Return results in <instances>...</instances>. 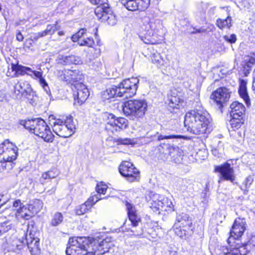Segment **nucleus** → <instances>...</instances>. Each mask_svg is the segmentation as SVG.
I'll return each mask as SVG.
<instances>
[{"mask_svg": "<svg viewBox=\"0 0 255 255\" xmlns=\"http://www.w3.org/2000/svg\"><path fill=\"white\" fill-rule=\"evenodd\" d=\"M171 144L169 143H162L160 144L157 147V154L162 160H167L169 158V151L173 148H171Z\"/></svg>", "mask_w": 255, "mask_h": 255, "instance_id": "30", "label": "nucleus"}, {"mask_svg": "<svg viewBox=\"0 0 255 255\" xmlns=\"http://www.w3.org/2000/svg\"><path fill=\"white\" fill-rule=\"evenodd\" d=\"M161 229V228L158 225L150 226L148 228L147 233L151 235L152 238H156L158 236V232Z\"/></svg>", "mask_w": 255, "mask_h": 255, "instance_id": "41", "label": "nucleus"}, {"mask_svg": "<svg viewBox=\"0 0 255 255\" xmlns=\"http://www.w3.org/2000/svg\"><path fill=\"white\" fill-rule=\"evenodd\" d=\"M217 25L220 28H229L231 26V18L228 17L226 19L219 18L217 20Z\"/></svg>", "mask_w": 255, "mask_h": 255, "instance_id": "38", "label": "nucleus"}, {"mask_svg": "<svg viewBox=\"0 0 255 255\" xmlns=\"http://www.w3.org/2000/svg\"><path fill=\"white\" fill-rule=\"evenodd\" d=\"M77 72H76V71H72V70H69L68 73L69 74V75H70L72 77L71 78V80H77L78 79V78H75V77H73V76H74V74H76Z\"/></svg>", "mask_w": 255, "mask_h": 255, "instance_id": "57", "label": "nucleus"}, {"mask_svg": "<svg viewBox=\"0 0 255 255\" xmlns=\"http://www.w3.org/2000/svg\"><path fill=\"white\" fill-rule=\"evenodd\" d=\"M22 203H21V200L20 199H17L13 201L12 203V206L14 208H17L18 207H19V208L20 206H22Z\"/></svg>", "mask_w": 255, "mask_h": 255, "instance_id": "52", "label": "nucleus"}, {"mask_svg": "<svg viewBox=\"0 0 255 255\" xmlns=\"http://www.w3.org/2000/svg\"><path fill=\"white\" fill-rule=\"evenodd\" d=\"M137 10L143 11L146 9L149 4V0H136Z\"/></svg>", "mask_w": 255, "mask_h": 255, "instance_id": "44", "label": "nucleus"}, {"mask_svg": "<svg viewBox=\"0 0 255 255\" xmlns=\"http://www.w3.org/2000/svg\"><path fill=\"white\" fill-rule=\"evenodd\" d=\"M139 81L133 83L131 81H122L118 86H113L104 91L102 97L104 101L110 100L116 97L125 96L126 98L133 97L136 93Z\"/></svg>", "mask_w": 255, "mask_h": 255, "instance_id": "5", "label": "nucleus"}, {"mask_svg": "<svg viewBox=\"0 0 255 255\" xmlns=\"http://www.w3.org/2000/svg\"><path fill=\"white\" fill-rule=\"evenodd\" d=\"M68 244L67 255H103L113 246L111 238L102 239L89 236L71 237Z\"/></svg>", "mask_w": 255, "mask_h": 255, "instance_id": "1", "label": "nucleus"}, {"mask_svg": "<svg viewBox=\"0 0 255 255\" xmlns=\"http://www.w3.org/2000/svg\"><path fill=\"white\" fill-rule=\"evenodd\" d=\"M19 124L45 142L51 143L54 140L55 136L51 128L41 118L21 120Z\"/></svg>", "mask_w": 255, "mask_h": 255, "instance_id": "3", "label": "nucleus"}, {"mask_svg": "<svg viewBox=\"0 0 255 255\" xmlns=\"http://www.w3.org/2000/svg\"><path fill=\"white\" fill-rule=\"evenodd\" d=\"M125 80H130L129 78H128V79H125Z\"/></svg>", "mask_w": 255, "mask_h": 255, "instance_id": "63", "label": "nucleus"}, {"mask_svg": "<svg viewBox=\"0 0 255 255\" xmlns=\"http://www.w3.org/2000/svg\"><path fill=\"white\" fill-rule=\"evenodd\" d=\"M211 121L210 115L206 111L194 109L186 112L184 123L188 131L201 135L210 132Z\"/></svg>", "mask_w": 255, "mask_h": 255, "instance_id": "2", "label": "nucleus"}, {"mask_svg": "<svg viewBox=\"0 0 255 255\" xmlns=\"http://www.w3.org/2000/svg\"><path fill=\"white\" fill-rule=\"evenodd\" d=\"M86 31V29L85 28H81L79 30V31L76 34H74L72 37L71 39L73 42L77 41L80 38L82 37L84 34L85 33Z\"/></svg>", "mask_w": 255, "mask_h": 255, "instance_id": "46", "label": "nucleus"}, {"mask_svg": "<svg viewBox=\"0 0 255 255\" xmlns=\"http://www.w3.org/2000/svg\"><path fill=\"white\" fill-rule=\"evenodd\" d=\"M246 222L245 218L238 217L236 219L230 231V236L233 240L238 241L243 235L246 230Z\"/></svg>", "mask_w": 255, "mask_h": 255, "instance_id": "17", "label": "nucleus"}, {"mask_svg": "<svg viewBox=\"0 0 255 255\" xmlns=\"http://www.w3.org/2000/svg\"><path fill=\"white\" fill-rule=\"evenodd\" d=\"M255 63V54H253L250 55H245L244 57L242 67L239 71V73L243 77L247 76L249 74L251 67Z\"/></svg>", "mask_w": 255, "mask_h": 255, "instance_id": "25", "label": "nucleus"}, {"mask_svg": "<svg viewBox=\"0 0 255 255\" xmlns=\"http://www.w3.org/2000/svg\"><path fill=\"white\" fill-rule=\"evenodd\" d=\"M7 96L2 91H0V101H7Z\"/></svg>", "mask_w": 255, "mask_h": 255, "instance_id": "53", "label": "nucleus"}, {"mask_svg": "<svg viewBox=\"0 0 255 255\" xmlns=\"http://www.w3.org/2000/svg\"><path fill=\"white\" fill-rule=\"evenodd\" d=\"M144 198L148 207L155 214L167 215L175 211L174 205L168 197L148 191L145 193Z\"/></svg>", "mask_w": 255, "mask_h": 255, "instance_id": "4", "label": "nucleus"}, {"mask_svg": "<svg viewBox=\"0 0 255 255\" xmlns=\"http://www.w3.org/2000/svg\"><path fill=\"white\" fill-rule=\"evenodd\" d=\"M71 88L72 90L76 91V94H74V104L82 105L89 96V91L87 86L80 81H73Z\"/></svg>", "mask_w": 255, "mask_h": 255, "instance_id": "14", "label": "nucleus"}, {"mask_svg": "<svg viewBox=\"0 0 255 255\" xmlns=\"http://www.w3.org/2000/svg\"><path fill=\"white\" fill-rule=\"evenodd\" d=\"M37 212L34 204H29L27 206L22 205L17 209L15 215L24 220H28L34 217Z\"/></svg>", "mask_w": 255, "mask_h": 255, "instance_id": "22", "label": "nucleus"}, {"mask_svg": "<svg viewBox=\"0 0 255 255\" xmlns=\"http://www.w3.org/2000/svg\"><path fill=\"white\" fill-rule=\"evenodd\" d=\"M247 81H240L238 93L241 98L243 99L248 107L251 105V100L247 92Z\"/></svg>", "mask_w": 255, "mask_h": 255, "instance_id": "29", "label": "nucleus"}, {"mask_svg": "<svg viewBox=\"0 0 255 255\" xmlns=\"http://www.w3.org/2000/svg\"><path fill=\"white\" fill-rule=\"evenodd\" d=\"M32 91L30 85L27 81H18L14 86L13 94L14 98L20 99L24 97L28 100V98L26 96Z\"/></svg>", "mask_w": 255, "mask_h": 255, "instance_id": "21", "label": "nucleus"}, {"mask_svg": "<svg viewBox=\"0 0 255 255\" xmlns=\"http://www.w3.org/2000/svg\"><path fill=\"white\" fill-rule=\"evenodd\" d=\"M151 59L152 63L158 67H161L164 64L165 60L159 53L156 52L152 54Z\"/></svg>", "mask_w": 255, "mask_h": 255, "instance_id": "37", "label": "nucleus"}, {"mask_svg": "<svg viewBox=\"0 0 255 255\" xmlns=\"http://www.w3.org/2000/svg\"><path fill=\"white\" fill-rule=\"evenodd\" d=\"M103 121L106 124V129L114 131H120L128 128V121L123 117H117L114 114L107 112L102 115Z\"/></svg>", "mask_w": 255, "mask_h": 255, "instance_id": "10", "label": "nucleus"}, {"mask_svg": "<svg viewBox=\"0 0 255 255\" xmlns=\"http://www.w3.org/2000/svg\"><path fill=\"white\" fill-rule=\"evenodd\" d=\"M122 4L128 10H137L136 0H121Z\"/></svg>", "mask_w": 255, "mask_h": 255, "instance_id": "35", "label": "nucleus"}, {"mask_svg": "<svg viewBox=\"0 0 255 255\" xmlns=\"http://www.w3.org/2000/svg\"><path fill=\"white\" fill-rule=\"evenodd\" d=\"M58 175L56 170L51 169L46 172H43L41 177L39 178V182L42 184L45 183L46 180H51L56 178Z\"/></svg>", "mask_w": 255, "mask_h": 255, "instance_id": "33", "label": "nucleus"}, {"mask_svg": "<svg viewBox=\"0 0 255 255\" xmlns=\"http://www.w3.org/2000/svg\"><path fill=\"white\" fill-rule=\"evenodd\" d=\"M147 110V104L144 100H129L124 102L122 105L124 114L132 120L142 119Z\"/></svg>", "mask_w": 255, "mask_h": 255, "instance_id": "7", "label": "nucleus"}, {"mask_svg": "<svg viewBox=\"0 0 255 255\" xmlns=\"http://www.w3.org/2000/svg\"><path fill=\"white\" fill-rule=\"evenodd\" d=\"M229 121L231 128L233 130L240 128L245 124V117L230 116Z\"/></svg>", "mask_w": 255, "mask_h": 255, "instance_id": "31", "label": "nucleus"}, {"mask_svg": "<svg viewBox=\"0 0 255 255\" xmlns=\"http://www.w3.org/2000/svg\"><path fill=\"white\" fill-rule=\"evenodd\" d=\"M245 251H247V254L255 248V236L252 234L247 235V242L241 243Z\"/></svg>", "mask_w": 255, "mask_h": 255, "instance_id": "32", "label": "nucleus"}, {"mask_svg": "<svg viewBox=\"0 0 255 255\" xmlns=\"http://www.w3.org/2000/svg\"><path fill=\"white\" fill-rule=\"evenodd\" d=\"M25 240L31 255H40L41 254L39 239L35 233L30 231L28 234L25 235Z\"/></svg>", "mask_w": 255, "mask_h": 255, "instance_id": "19", "label": "nucleus"}, {"mask_svg": "<svg viewBox=\"0 0 255 255\" xmlns=\"http://www.w3.org/2000/svg\"><path fill=\"white\" fill-rule=\"evenodd\" d=\"M230 116L245 117L246 109L245 106L238 101L232 102L230 106Z\"/></svg>", "mask_w": 255, "mask_h": 255, "instance_id": "27", "label": "nucleus"}, {"mask_svg": "<svg viewBox=\"0 0 255 255\" xmlns=\"http://www.w3.org/2000/svg\"><path fill=\"white\" fill-rule=\"evenodd\" d=\"M205 31V30H202L201 29H195V30H194L193 31H192L191 32V33L192 34H195L196 33H201V32H203Z\"/></svg>", "mask_w": 255, "mask_h": 255, "instance_id": "59", "label": "nucleus"}, {"mask_svg": "<svg viewBox=\"0 0 255 255\" xmlns=\"http://www.w3.org/2000/svg\"><path fill=\"white\" fill-rule=\"evenodd\" d=\"M8 222L5 221L0 224V230H1V234L2 233H5L11 229V226L10 225H8Z\"/></svg>", "mask_w": 255, "mask_h": 255, "instance_id": "49", "label": "nucleus"}, {"mask_svg": "<svg viewBox=\"0 0 255 255\" xmlns=\"http://www.w3.org/2000/svg\"><path fill=\"white\" fill-rule=\"evenodd\" d=\"M125 205L127 211L128 217L131 222V226L132 227H136L138 226L139 223L141 222L140 217L138 215L137 211L133 204L128 201H126Z\"/></svg>", "mask_w": 255, "mask_h": 255, "instance_id": "23", "label": "nucleus"}, {"mask_svg": "<svg viewBox=\"0 0 255 255\" xmlns=\"http://www.w3.org/2000/svg\"><path fill=\"white\" fill-rule=\"evenodd\" d=\"M131 231L132 232V235L136 237H139L142 235L143 232L141 230L138 231H134L133 230H131Z\"/></svg>", "mask_w": 255, "mask_h": 255, "instance_id": "55", "label": "nucleus"}, {"mask_svg": "<svg viewBox=\"0 0 255 255\" xmlns=\"http://www.w3.org/2000/svg\"><path fill=\"white\" fill-rule=\"evenodd\" d=\"M108 189V185L103 181L98 182L95 187L96 191L100 195H105Z\"/></svg>", "mask_w": 255, "mask_h": 255, "instance_id": "39", "label": "nucleus"}, {"mask_svg": "<svg viewBox=\"0 0 255 255\" xmlns=\"http://www.w3.org/2000/svg\"><path fill=\"white\" fill-rule=\"evenodd\" d=\"M237 241H234L231 238L227 239L228 244V251L224 254L225 255H245L247 254V251L243 250V248L241 243H237Z\"/></svg>", "mask_w": 255, "mask_h": 255, "instance_id": "24", "label": "nucleus"}, {"mask_svg": "<svg viewBox=\"0 0 255 255\" xmlns=\"http://www.w3.org/2000/svg\"><path fill=\"white\" fill-rule=\"evenodd\" d=\"M158 138L159 139H172V138H176V139H187V137L185 135H176V134H171L169 135H160L158 136Z\"/></svg>", "mask_w": 255, "mask_h": 255, "instance_id": "45", "label": "nucleus"}, {"mask_svg": "<svg viewBox=\"0 0 255 255\" xmlns=\"http://www.w3.org/2000/svg\"><path fill=\"white\" fill-rule=\"evenodd\" d=\"M9 69H11L12 71L14 72V75L17 76L26 74L33 79L44 80L42 77L43 72L41 68L39 69V71H36L28 67L18 65V64L11 63V67Z\"/></svg>", "mask_w": 255, "mask_h": 255, "instance_id": "16", "label": "nucleus"}, {"mask_svg": "<svg viewBox=\"0 0 255 255\" xmlns=\"http://www.w3.org/2000/svg\"><path fill=\"white\" fill-rule=\"evenodd\" d=\"M167 110L172 114L179 113L185 104L184 94L176 89H172L167 95L165 103Z\"/></svg>", "mask_w": 255, "mask_h": 255, "instance_id": "11", "label": "nucleus"}, {"mask_svg": "<svg viewBox=\"0 0 255 255\" xmlns=\"http://www.w3.org/2000/svg\"><path fill=\"white\" fill-rule=\"evenodd\" d=\"M214 172L220 174V179L234 183L236 180V175L234 168L227 161L214 166Z\"/></svg>", "mask_w": 255, "mask_h": 255, "instance_id": "15", "label": "nucleus"}, {"mask_svg": "<svg viewBox=\"0 0 255 255\" xmlns=\"http://www.w3.org/2000/svg\"><path fill=\"white\" fill-rule=\"evenodd\" d=\"M49 120H55L51 126L53 131L59 136L67 138L74 133L75 128L72 119L69 118L63 121L59 119H56L53 115H50L49 116Z\"/></svg>", "mask_w": 255, "mask_h": 255, "instance_id": "9", "label": "nucleus"}, {"mask_svg": "<svg viewBox=\"0 0 255 255\" xmlns=\"http://www.w3.org/2000/svg\"><path fill=\"white\" fill-rule=\"evenodd\" d=\"M252 90L254 91V93L255 94V81H253Z\"/></svg>", "mask_w": 255, "mask_h": 255, "instance_id": "60", "label": "nucleus"}, {"mask_svg": "<svg viewBox=\"0 0 255 255\" xmlns=\"http://www.w3.org/2000/svg\"><path fill=\"white\" fill-rule=\"evenodd\" d=\"M141 29L142 30L145 32V34L152 37L155 35H158L162 33L163 25L159 19H156L151 20L146 23H144L142 26Z\"/></svg>", "mask_w": 255, "mask_h": 255, "instance_id": "20", "label": "nucleus"}, {"mask_svg": "<svg viewBox=\"0 0 255 255\" xmlns=\"http://www.w3.org/2000/svg\"><path fill=\"white\" fill-rule=\"evenodd\" d=\"M1 230H0V234H1Z\"/></svg>", "mask_w": 255, "mask_h": 255, "instance_id": "64", "label": "nucleus"}, {"mask_svg": "<svg viewBox=\"0 0 255 255\" xmlns=\"http://www.w3.org/2000/svg\"><path fill=\"white\" fill-rule=\"evenodd\" d=\"M230 97V93L229 89L225 87L217 88L211 95V99L220 109H222L223 105L228 101Z\"/></svg>", "mask_w": 255, "mask_h": 255, "instance_id": "18", "label": "nucleus"}, {"mask_svg": "<svg viewBox=\"0 0 255 255\" xmlns=\"http://www.w3.org/2000/svg\"><path fill=\"white\" fill-rule=\"evenodd\" d=\"M253 179L251 177H248L246 178V184H250L251 185L252 184V183L253 182Z\"/></svg>", "mask_w": 255, "mask_h": 255, "instance_id": "58", "label": "nucleus"}, {"mask_svg": "<svg viewBox=\"0 0 255 255\" xmlns=\"http://www.w3.org/2000/svg\"><path fill=\"white\" fill-rule=\"evenodd\" d=\"M59 28L60 26L58 25L57 22L54 24H48L45 30L34 34L33 38L34 40H37L38 38L45 36L47 35H52L56 31L59 29Z\"/></svg>", "mask_w": 255, "mask_h": 255, "instance_id": "28", "label": "nucleus"}, {"mask_svg": "<svg viewBox=\"0 0 255 255\" xmlns=\"http://www.w3.org/2000/svg\"><path fill=\"white\" fill-rule=\"evenodd\" d=\"M192 219L188 215L182 213L177 216L173 229L177 236L183 238L192 230Z\"/></svg>", "mask_w": 255, "mask_h": 255, "instance_id": "13", "label": "nucleus"}, {"mask_svg": "<svg viewBox=\"0 0 255 255\" xmlns=\"http://www.w3.org/2000/svg\"><path fill=\"white\" fill-rule=\"evenodd\" d=\"M253 75H254L253 80H255V71L254 72Z\"/></svg>", "mask_w": 255, "mask_h": 255, "instance_id": "62", "label": "nucleus"}, {"mask_svg": "<svg viewBox=\"0 0 255 255\" xmlns=\"http://www.w3.org/2000/svg\"><path fill=\"white\" fill-rule=\"evenodd\" d=\"M120 174L128 182H138L140 179L139 170L129 161H122L118 167Z\"/></svg>", "mask_w": 255, "mask_h": 255, "instance_id": "12", "label": "nucleus"}, {"mask_svg": "<svg viewBox=\"0 0 255 255\" xmlns=\"http://www.w3.org/2000/svg\"><path fill=\"white\" fill-rule=\"evenodd\" d=\"M212 154L216 157H220L222 154L219 153L217 148H214L212 150Z\"/></svg>", "mask_w": 255, "mask_h": 255, "instance_id": "54", "label": "nucleus"}, {"mask_svg": "<svg viewBox=\"0 0 255 255\" xmlns=\"http://www.w3.org/2000/svg\"><path fill=\"white\" fill-rule=\"evenodd\" d=\"M171 148L173 149L169 151V157H170L171 160L176 162V160L182 155L183 151L177 146L171 145Z\"/></svg>", "mask_w": 255, "mask_h": 255, "instance_id": "34", "label": "nucleus"}, {"mask_svg": "<svg viewBox=\"0 0 255 255\" xmlns=\"http://www.w3.org/2000/svg\"><path fill=\"white\" fill-rule=\"evenodd\" d=\"M80 46H87L92 47L94 44V41L92 38H87L78 42Z\"/></svg>", "mask_w": 255, "mask_h": 255, "instance_id": "47", "label": "nucleus"}, {"mask_svg": "<svg viewBox=\"0 0 255 255\" xmlns=\"http://www.w3.org/2000/svg\"><path fill=\"white\" fill-rule=\"evenodd\" d=\"M56 61L58 64L62 65H76L82 63L81 58L75 55L65 56L59 54L56 58Z\"/></svg>", "mask_w": 255, "mask_h": 255, "instance_id": "26", "label": "nucleus"}, {"mask_svg": "<svg viewBox=\"0 0 255 255\" xmlns=\"http://www.w3.org/2000/svg\"><path fill=\"white\" fill-rule=\"evenodd\" d=\"M92 4L99 5L95 9L98 18L102 22H107L110 25L116 24L117 19L113 13L112 8L108 3H101L100 0H88Z\"/></svg>", "mask_w": 255, "mask_h": 255, "instance_id": "8", "label": "nucleus"}, {"mask_svg": "<svg viewBox=\"0 0 255 255\" xmlns=\"http://www.w3.org/2000/svg\"><path fill=\"white\" fill-rule=\"evenodd\" d=\"M100 198L97 195L90 196L89 198L84 202L88 208L90 210L92 206L100 200Z\"/></svg>", "mask_w": 255, "mask_h": 255, "instance_id": "40", "label": "nucleus"}, {"mask_svg": "<svg viewBox=\"0 0 255 255\" xmlns=\"http://www.w3.org/2000/svg\"><path fill=\"white\" fill-rule=\"evenodd\" d=\"M224 39L230 43H235L237 40L236 35L234 34L227 35L223 36Z\"/></svg>", "mask_w": 255, "mask_h": 255, "instance_id": "50", "label": "nucleus"}, {"mask_svg": "<svg viewBox=\"0 0 255 255\" xmlns=\"http://www.w3.org/2000/svg\"><path fill=\"white\" fill-rule=\"evenodd\" d=\"M90 210L86 204L84 203L78 206L75 210V212L77 215H82Z\"/></svg>", "mask_w": 255, "mask_h": 255, "instance_id": "42", "label": "nucleus"}, {"mask_svg": "<svg viewBox=\"0 0 255 255\" xmlns=\"http://www.w3.org/2000/svg\"><path fill=\"white\" fill-rule=\"evenodd\" d=\"M18 155V147L8 139L0 143V170L12 169Z\"/></svg>", "mask_w": 255, "mask_h": 255, "instance_id": "6", "label": "nucleus"}, {"mask_svg": "<svg viewBox=\"0 0 255 255\" xmlns=\"http://www.w3.org/2000/svg\"><path fill=\"white\" fill-rule=\"evenodd\" d=\"M16 39L19 41H22L23 39V36L20 32H19L16 34Z\"/></svg>", "mask_w": 255, "mask_h": 255, "instance_id": "56", "label": "nucleus"}, {"mask_svg": "<svg viewBox=\"0 0 255 255\" xmlns=\"http://www.w3.org/2000/svg\"><path fill=\"white\" fill-rule=\"evenodd\" d=\"M114 142H115L117 145H129L132 144V139L129 138H119L117 139H114Z\"/></svg>", "mask_w": 255, "mask_h": 255, "instance_id": "43", "label": "nucleus"}, {"mask_svg": "<svg viewBox=\"0 0 255 255\" xmlns=\"http://www.w3.org/2000/svg\"><path fill=\"white\" fill-rule=\"evenodd\" d=\"M39 82L41 86L46 92H50V89L48 86L47 83H46V81H39Z\"/></svg>", "mask_w": 255, "mask_h": 255, "instance_id": "51", "label": "nucleus"}, {"mask_svg": "<svg viewBox=\"0 0 255 255\" xmlns=\"http://www.w3.org/2000/svg\"><path fill=\"white\" fill-rule=\"evenodd\" d=\"M63 220V216L60 212H57L52 216L50 222V225L52 227H56L61 224Z\"/></svg>", "mask_w": 255, "mask_h": 255, "instance_id": "36", "label": "nucleus"}, {"mask_svg": "<svg viewBox=\"0 0 255 255\" xmlns=\"http://www.w3.org/2000/svg\"><path fill=\"white\" fill-rule=\"evenodd\" d=\"M141 33V34L144 35V36L142 35H139V36L144 43L146 44L152 43L153 41L151 39V37H149L147 34H145V32H144L143 30L142 31Z\"/></svg>", "mask_w": 255, "mask_h": 255, "instance_id": "48", "label": "nucleus"}, {"mask_svg": "<svg viewBox=\"0 0 255 255\" xmlns=\"http://www.w3.org/2000/svg\"><path fill=\"white\" fill-rule=\"evenodd\" d=\"M58 34L59 36H61V35H63L64 33L63 31H60L58 32Z\"/></svg>", "mask_w": 255, "mask_h": 255, "instance_id": "61", "label": "nucleus"}]
</instances>
